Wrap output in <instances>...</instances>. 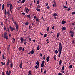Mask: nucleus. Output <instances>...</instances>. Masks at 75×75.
<instances>
[{"mask_svg": "<svg viewBox=\"0 0 75 75\" xmlns=\"http://www.w3.org/2000/svg\"><path fill=\"white\" fill-rule=\"evenodd\" d=\"M62 46L61 44V43H59V49L58 50V52H59V55H61V52H62Z\"/></svg>", "mask_w": 75, "mask_h": 75, "instance_id": "obj_1", "label": "nucleus"}, {"mask_svg": "<svg viewBox=\"0 0 75 75\" xmlns=\"http://www.w3.org/2000/svg\"><path fill=\"white\" fill-rule=\"evenodd\" d=\"M14 24H15V25H16V30H18V24H17V23H16V22H13Z\"/></svg>", "mask_w": 75, "mask_h": 75, "instance_id": "obj_2", "label": "nucleus"}, {"mask_svg": "<svg viewBox=\"0 0 75 75\" xmlns=\"http://www.w3.org/2000/svg\"><path fill=\"white\" fill-rule=\"evenodd\" d=\"M9 28H10V30L12 31H13V30H15V28L13 27H11V26H10Z\"/></svg>", "mask_w": 75, "mask_h": 75, "instance_id": "obj_3", "label": "nucleus"}, {"mask_svg": "<svg viewBox=\"0 0 75 75\" xmlns=\"http://www.w3.org/2000/svg\"><path fill=\"white\" fill-rule=\"evenodd\" d=\"M44 63H45V61H43L41 64V68H42L44 66Z\"/></svg>", "mask_w": 75, "mask_h": 75, "instance_id": "obj_4", "label": "nucleus"}, {"mask_svg": "<svg viewBox=\"0 0 75 75\" xmlns=\"http://www.w3.org/2000/svg\"><path fill=\"white\" fill-rule=\"evenodd\" d=\"M20 40L21 41V44H22L23 42H24V39H23L22 37H21L20 38Z\"/></svg>", "mask_w": 75, "mask_h": 75, "instance_id": "obj_5", "label": "nucleus"}, {"mask_svg": "<svg viewBox=\"0 0 75 75\" xmlns=\"http://www.w3.org/2000/svg\"><path fill=\"white\" fill-rule=\"evenodd\" d=\"M25 9L26 12L27 13H28V11H30V9H28V8H27V7H25Z\"/></svg>", "mask_w": 75, "mask_h": 75, "instance_id": "obj_6", "label": "nucleus"}, {"mask_svg": "<svg viewBox=\"0 0 75 75\" xmlns=\"http://www.w3.org/2000/svg\"><path fill=\"white\" fill-rule=\"evenodd\" d=\"M7 32H5L4 33V38L5 39H6V35H7Z\"/></svg>", "mask_w": 75, "mask_h": 75, "instance_id": "obj_7", "label": "nucleus"}, {"mask_svg": "<svg viewBox=\"0 0 75 75\" xmlns=\"http://www.w3.org/2000/svg\"><path fill=\"white\" fill-rule=\"evenodd\" d=\"M25 17H27L28 18H29V19H31V16H30V15H25Z\"/></svg>", "mask_w": 75, "mask_h": 75, "instance_id": "obj_8", "label": "nucleus"}, {"mask_svg": "<svg viewBox=\"0 0 75 75\" xmlns=\"http://www.w3.org/2000/svg\"><path fill=\"white\" fill-rule=\"evenodd\" d=\"M13 9V6H12V4L10 5V11H11V10Z\"/></svg>", "mask_w": 75, "mask_h": 75, "instance_id": "obj_9", "label": "nucleus"}, {"mask_svg": "<svg viewBox=\"0 0 75 75\" xmlns=\"http://www.w3.org/2000/svg\"><path fill=\"white\" fill-rule=\"evenodd\" d=\"M46 60L47 62H48L50 61V57L48 56L46 58Z\"/></svg>", "mask_w": 75, "mask_h": 75, "instance_id": "obj_10", "label": "nucleus"}, {"mask_svg": "<svg viewBox=\"0 0 75 75\" xmlns=\"http://www.w3.org/2000/svg\"><path fill=\"white\" fill-rule=\"evenodd\" d=\"M9 63H10V59H8V62H7V63H6V66H8Z\"/></svg>", "mask_w": 75, "mask_h": 75, "instance_id": "obj_11", "label": "nucleus"}, {"mask_svg": "<svg viewBox=\"0 0 75 75\" xmlns=\"http://www.w3.org/2000/svg\"><path fill=\"white\" fill-rule=\"evenodd\" d=\"M19 67L20 68H22L23 67V64H22V62L21 63V64H19Z\"/></svg>", "mask_w": 75, "mask_h": 75, "instance_id": "obj_12", "label": "nucleus"}, {"mask_svg": "<svg viewBox=\"0 0 75 75\" xmlns=\"http://www.w3.org/2000/svg\"><path fill=\"white\" fill-rule=\"evenodd\" d=\"M62 63V60H60L59 62V65H61Z\"/></svg>", "mask_w": 75, "mask_h": 75, "instance_id": "obj_13", "label": "nucleus"}, {"mask_svg": "<svg viewBox=\"0 0 75 75\" xmlns=\"http://www.w3.org/2000/svg\"><path fill=\"white\" fill-rule=\"evenodd\" d=\"M66 23V21H63L62 22V24H65Z\"/></svg>", "mask_w": 75, "mask_h": 75, "instance_id": "obj_14", "label": "nucleus"}, {"mask_svg": "<svg viewBox=\"0 0 75 75\" xmlns=\"http://www.w3.org/2000/svg\"><path fill=\"white\" fill-rule=\"evenodd\" d=\"M19 51H21L22 49H23V47H20L18 48Z\"/></svg>", "mask_w": 75, "mask_h": 75, "instance_id": "obj_15", "label": "nucleus"}, {"mask_svg": "<svg viewBox=\"0 0 75 75\" xmlns=\"http://www.w3.org/2000/svg\"><path fill=\"white\" fill-rule=\"evenodd\" d=\"M36 64L37 65L38 67H40V65H39V62L38 61H37L36 62Z\"/></svg>", "mask_w": 75, "mask_h": 75, "instance_id": "obj_16", "label": "nucleus"}, {"mask_svg": "<svg viewBox=\"0 0 75 75\" xmlns=\"http://www.w3.org/2000/svg\"><path fill=\"white\" fill-rule=\"evenodd\" d=\"M31 53L32 54H34V50H32L31 51Z\"/></svg>", "mask_w": 75, "mask_h": 75, "instance_id": "obj_17", "label": "nucleus"}, {"mask_svg": "<svg viewBox=\"0 0 75 75\" xmlns=\"http://www.w3.org/2000/svg\"><path fill=\"white\" fill-rule=\"evenodd\" d=\"M53 3L54 5L57 6V4H56V2L55 1V0H54Z\"/></svg>", "mask_w": 75, "mask_h": 75, "instance_id": "obj_18", "label": "nucleus"}, {"mask_svg": "<svg viewBox=\"0 0 75 75\" xmlns=\"http://www.w3.org/2000/svg\"><path fill=\"white\" fill-rule=\"evenodd\" d=\"M75 35V33H71V37H74V36Z\"/></svg>", "mask_w": 75, "mask_h": 75, "instance_id": "obj_19", "label": "nucleus"}, {"mask_svg": "<svg viewBox=\"0 0 75 75\" xmlns=\"http://www.w3.org/2000/svg\"><path fill=\"white\" fill-rule=\"evenodd\" d=\"M6 27L5 26H4V31H6Z\"/></svg>", "mask_w": 75, "mask_h": 75, "instance_id": "obj_20", "label": "nucleus"}, {"mask_svg": "<svg viewBox=\"0 0 75 75\" xmlns=\"http://www.w3.org/2000/svg\"><path fill=\"white\" fill-rule=\"evenodd\" d=\"M4 6H5L4 4H3L2 5V10H4Z\"/></svg>", "mask_w": 75, "mask_h": 75, "instance_id": "obj_21", "label": "nucleus"}, {"mask_svg": "<svg viewBox=\"0 0 75 75\" xmlns=\"http://www.w3.org/2000/svg\"><path fill=\"white\" fill-rule=\"evenodd\" d=\"M29 23H28V21H27L26 23H25V25H28Z\"/></svg>", "mask_w": 75, "mask_h": 75, "instance_id": "obj_22", "label": "nucleus"}, {"mask_svg": "<svg viewBox=\"0 0 75 75\" xmlns=\"http://www.w3.org/2000/svg\"><path fill=\"white\" fill-rule=\"evenodd\" d=\"M59 35H60V33H57V38H58V37H59Z\"/></svg>", "mask_w": 75, "mask_h": 75, "instance_id": "obj_23", "label": "nucleus"}, {"mask_svg": "<svg viewBox=\"0 0 75 75\" xmlns=\"http://www.w3.org/2000/svg\"><path fill=\"white\" fill-rule=\"evenodd\" d=\"M10 66L11 68H13V63H11L10 64Z\"/></svg>", "mask_w": 75, "mask_h": 75, "instance_id": "obj_24", "label": "nucleus"}, {"mask_svg": "<svg viewBox=\"0 0 75 75\" xmlns=\"http://www.w3.org/2000/svg\"><path fill=\"white\" fill-rule=\"evenodd\" d=\"M13 40L12 41L13 43H14L15 42V39L14 38H13Z\"/></svg>", "mask_w": 75, "mask_h": 75, "instance_id": "obj_25", "label": "nucleus"}, {"mask_svg": "<svg viewBox=\"0 0 75 75\" xmlns=\"http://www.w3.org/2000/svg\"><path fill=\"white\" fill-rule=\"evenodd\" d=\"M5 23L6 24H7V19L6 18L5 19Z\"/></svg>", "mask_w": 75, "mask_h": 75, "instance_id": "obj_26", "label": "nucleus"}, {"mask_svg": "<svg viewBox=\"0 0 75 75\" xmlns=\"http://www.w3.org/2000/svg\"><path fill=\"white\" fill-rule=\"evenodd\" d=\"M66 30V27H63L62 28V30Z\"/></svg>", "mask_w": 75, "mask_h": 75, "instance_id": "obj_27", "label": "nucleus"}, {"mask_svg": "<svg viewBox=\"0 0 75 75\" xmlns=\"http://www.w3.org/2000/svg\"><path fill=\"white\" fill-rule=\"evenodd\" d=\"M54 59L55 61H56V55H54Z\"/></svg>", "mask_w": 75, "mask_h": 75, "instance_id": "obj_28", "label": "nucleus"}, {"mask_svg": "<svg viewBox=\"0 0 75 75\" xmlns=\"http://www.w3.org/2000/svg\"><path fill=\"white\" fill-rule=\"evenodd\" d=\"M7 30H6V31H8V32H10V30H9V28L8 27L7 28Z\"/></svg>", "mask_w": 75, "mask_h": 75, "instance_id": "obj_29", "label": "nucleus"}, {"mask_svg": "<svg viewBox=\"0 0 75 75\" xmlns=\"http://www.w3.org/2000/svg\"><path fill=\"white\" fill-rule=\"evenodd\" d=\"M40 46L38 45V46L37 48V50H40Z\"/></svg>", "mask_w": 75, "mask_h": 75, "instance_id": "obj_30", "label": "nucleus"}, {"mask_svg": "<svg viewBox=\"0 0 75 75\" xmlns=\"http://www.w3.org/2000/svg\"><path fill=\"white\" fill-rule=\"evenodd\" d=\"M28 73L29 74H30V75H32V74L31 73V71H28Z\"/></svg>", "mask_w": 75, "mask_h": 75, "instance_id": "obj_31", "label": "nucleus"}, {"mask_svg": "<svg viewBox=\"0 0 75 75\" xmlns=\"http://www.w3.org/2000/svg\"><path fill=\"white\" fill-rule=\"evenodd\" d=\"M25 1V0H23L22 1L21 3H24Z\"/></svg>", "mask_w": 75, "mask_h": 75, "instance_id": "obj_32", "label": "nucleus"}, {"mask_svg": "<svg viewBox=\"0 0 75 75\" xmlns=\"http://www.w3.org/2000/svg\"><path fill=\"white\" fill-rule=\"evenodd\" d=\"M37 11H41V10H40V9H39V8H37L36 9Z\"/></svg>", "mask_w": 75, "mask_h": 75, "instance_id": "obj_33", "label": "nucleus"}, {"mask_svg": "<svg viewBox=\"0 0 75 75\" xmlns=\"http://www.w3.org/2000/svg\"><path fill=\"white\" fill-rule=\"evenodd\" d=\"M1 64H2L3 65H5V62L3 63V62H1Z\"/></svg>", "mask_w": 75, "mask_h": 75, "instance_id": "obj_34", "label": "nucleus"}, {"mask_svg": "<svg viewBox=\"0 0 75 75\" xmlns=\"http://www.w3.org/2000/svg\"><path fill=\"white\" fill-rule=\"evenodd\" d=\"M10 5V4H7V7H9Z\"/></svg>", "mask_w": 75, "mask_h": 75, "instance_id": "obj_35", "label": "nucleus"}, {"mask_svg": "<svg viewBox=\"0 0 75 75\" xmlns=\"http://www.w3.org/2000/svg\"><path fill=\"white\" fill-rule=\"evenodd\" d=\"M71 14L72 15H74V14H75V11L73 12Z\"/></svg>", "mask_w": 75, "mask_h": 75, "instance_id": "obj_36", "label": "nucleus"}, {"mask_svg": "<svg viewBox=\"0 0 75 75\" xmlns=\"http://www.w3.org/2000/svg\"><path fill=\"white\" fill-rule=\"evenodd\" d=\"M2 57H3V59H5V57H4V54L2 55Z\"/></svg>", "mask_w": 75, "mask_h": 75, "instance_id": "obj_37", "label": "nucleus"}, {"mask_svg": "<svg viewBox=\"0 0 75 75\" xmlns=\"http://www.w3.org/2000/svg\"><path fill=\"white\" fill-rule=\"evenodd\" d=\"M54 16L55 17L56 16H57V13H55L54 14Z\"/></svg>", "mask_w": 75, "mask_h": 75, "instance_id": "obj_38", "label": "nucleus"}, {"mask_svg": "<svg viewBox=\"0 0 75 75\" xmlns=\"http://www.w3.org/2000/svg\"><path fill=\"white\" fill-rule=\"evenodd\" d=\"M37 4H40V1L39 0L37 1Z\"/></svg>", "mask_w": 75, "mask_h": 75, "instance_id": "obj_39", "label": "nucleus"}, {"mask_svg": "<svg viewBox=\"0 0 75 75\" xmlns=\"http://www.w3.org/2000/svg\"><path fill=\"white\" fill-rule=\"evenodd\" d=\"M8 75H10V74H11V71H9V72H8Z\"/></svg>", "mask_w": 75, "mask_h": 75, "instance_id": "obj_40", "label": "nucleus"}, {"mask_svg": "<svg viewBox=\"0 0 75 75\" xmlns=\"http://www.w3.org/2000/svg\"><path fill=\"white\" fill-rule=\"evenodd\" d=\"M44 35V37L45 38V37H47V34H45Z\"/></svg>", "mask_w": 75, "mask_h": 75, "instance_id": "obj_41", "label": "nucleus"}, {"mask_svg": "<svg viewBox=\"0 0 75 75\" xmlns=\"http://www.w3.org/2000/svg\"><path fill=\"white\" fill-rule=\"evenodd\" d=\"M35 68H36V69H37L38 68V66H37V65H36V66H35Z\"/></svg>", "mask_w": 75, "mask_h": 75, "instance_id": "obj_42", "label": "nucleus"}, {"mask_svg": "<svg viewBox=\"0 0 75 75\" xmlns=\"http://www.w3.org/2000/svg\"><path fill=\"white\" fill-rule=\"evenodd\" d=\"M64 66H63V67H62V70H64Z\"/></svg>", "mask_w": 75, "mask_h": 75, "instance_id": "obj_43", "label": "nucleus"}, {"mask_svg": "<svg viewBox=\"0 0 75 75\" xmlns=\"http://www.w3.org/2000/svg\"><path fill=\"white\" fill-rule=\"evenodd\" d=\"M43 59L44 60L45 59V55H44V57H43Z\"/></svg>", "mask_w": 75, "mask_h": 75, "instance_id": "obj_44", "label": "nucleus"}, {"mask_svg": "<svg viewBox=\"0 0 75 75\" xmlns=\"http://www.w3.org/2000/svg\"><path fill=\"white\" fill-rule=\"evenodd\" d=\"M32 39V38H29V42H30L31 41V40Z\"/></svg>", "mask_w": 75, "mask_h": 75, "instance_id": "obj_45", "label": "nucleus"}, {"mask_svg": "<svg viewBox=\"0 0 75 75\" xmlns=\"http://www.w3.org/2000/svg\"><path fill=\"white\" fill-rule=\"evenodd\" d=\"M33 4V3H31L30 4V8H31V6H32V4Z\"/></svg>", "mask_w": 75, "mask_h": 75, "instance_id": "obj_46", "label": "nucleus"}, {"mask_svg": "<svg viewBox=\"0 0 75 75\" xmlns=\"http://www.w3.org/2000/svg\"><path fill=\"white\" fill-rule=\"evenodd\" d=\"M36 20L38 22L39 21V19L38 18H37L36 19Z\"/></svg>", "mask_w": 75, "mask_h": 75, "instance_id": "obj_47", "label": "nucleus"}, {"mask_svg": "<svg viewBox=\"0 0 75 75\" xmlns=\"http://www.w3.org/2000/svg\"><path fill=\"white\" fill-rule=\"evenodd\" d=\"M69 68H72V65H70L69 66Z\"/></svg>", "mask_w": 75, "mask_h": 75, "instance_id": "obj_48", "label": "nucleus"}, {"mask_svg": "<svg viewBox=\"0 0 75 75\" xmlns=\"http://www.w3.org/2000/svg\"><path fill=\"white\" fill-rule=\"evenodd\" d=\"M74 33L72 32V31L71 30L70 32V34H72L73 33Z\"/></svg>", "mask_w": 75, "mask_h": 75, "instance_id": "obj_49", "label": "nucleus"}, {"mask_svg": "<svg viewBox=\"0 0 75 75\" xmlns=\"http://www.w3.org/2000/svg\"><path fill=\"white\" fill-rule=\"evenodd\" d=\"M49 29H50V28L49 27H48L47 29V31H49Z\"/></svg>", "mask_w": 75, "mask_h": 75, "instance_id": "obj_50", "label": "nucleus"}, {"mask_svg": "<svg viewBox=\"0 0 75 75\" xmlns=\"http://www.w3.org/2000/svg\"><path fill=\"white\" fill-rule=\"evenodd\" d=\"M5 14L6 15V14H7V11H6V9L5 10Z\"/></svg>", "mask_w": 75, "mask_h": 75, "instance_id": "obj_51", "label": "nucleus"}, {"mask_svg": "<svg viewBox=\"0 0 75 75\" xmlns=\"http://www.w3.org/2000/svg\"><path fill=\"white\" fill-rule=\"evenodd\" d=\"M63 7L64 8H68V7L66 6H63Z\"/></svg>", "mask_w": 75, "mask_h": 75, "instance_id": "obj_52", "label": "nucleus"}, {"mask_svg": "<svg viewBox=\"0 0 75 75\" xmlns=\"http://www.w3.org/2000/svg\"><path fill=\"white\" fill-rule=\"evenodd\" d=\"M61 72L62 73V74H64V72H65V71H64V70H62L61 71Z\"/></svg>", "mask_w": 75, "mask_h": 75, "instance_id": "obj_53", "label": "nucleus"}, {"mask_svg": "<svg viewBox=\"0 0 75 75\" xmlns=\"http://www.w3.org/2000/svg\"><path fill=\"white\" fill-rule=\"evenodd\" d=\"M55 53L56 54H57V53H58V50H56L55 51Z\"/></svg>", "mask_w": 75, "mask_h": 75, "instance_id": "obj_54", "label": "nucleus"}, {"mask_svg": "<svg viewBox=\"0 0 75 75\" xmlns=\"http://www.w3.org/2000/svg\"><path fill=\"white\" fill-rule=\"evenodd\" d=\"M37 7H38V8H40V7H41V6H40L38 5L37 6Z\"/></svg>", "mask_w": 75, "mask_h": 75, "instance_id": "obj_55", "label": "nucleus"}, {"mask_svg": "<svg viewBox=\"0 0 75 75\" xmlns=\"http://www.w3.org/2000/svg\"><path fill=\"white\" fill-rule=\"evenodd\" d=\"M6 74H7L8 75V71H6Z\"/></svg>", "mask_w": 75, "mask_h": 75, "instance_id": "obj_56", "label": "nucleus"}, {"mask_svg": "<svg viewBox=\"0 0 75 75\" xmlns=\"http://www.w3.org/2000/svg\"><path fill=\"white\" fill-rule=\"evenodd\" d=\"M58 75H63L62 74V73H59V74H58Z\"/></svg>", "mask_w": 75, "mask_h": 75, "instance_id": "obj_57", "label": "nucleus"}, {"mask_svg": "<svg viewBox=\"0 0 75 75\" xmlns=\"http://www.w3.org/2000/svg\"><path fill=\"white\" fill-rule=\"evenodd\" d=\"M1 25H4V24H3V22H2L1 23Z\"/></svg>", "mask_w": 75, "mask_h": 75, "instance_id": "obj_58", "label": "nucleus"}, {"mask_svg": "<svg viewBox=\"0 0 75 75\" xmlns=\"http://www.w3.org/2000/svg\"><path fill=\"white\" fill-rule=\"evenodd\" d=\"M70 10H71V8H68L67 9V11H70Z\"/></svg>", "mask_w": 75, "mask_h": 75, "instance_id": "obj_59", "label": "nucleus"}, {"mask_svg": "<svg viewBox=\"0 0 75 75\" xmlns=\"http://www.w3.org/2000/svg\"><path fill=\"white\" fill-rule=\"evenodd\" d=\"M21 8V7H18V10H20V8Z\"/></svg>", "mask_w": 75, "mask_h": 75, "instance_id": "obj_60", "label": "nucleus"}, {"mask_svg": "<svg viewBox=\"0 0 75 75\" xmlns=\"http://www.w3.org/2000/svg\"><path fill=\"white\" fill-rule=\"evenodd\" d=\"M33 18H34L35 19L37 18V16H34L33 17Z\"/></svg>", "mask_w": 75, "mask_h": 75, "instance_id": "obj_61", "label": "nucleus"}, {"mask_svg": "<svg viewBox=\"0 0 75 75\" xmlns=\"http://www.w3.org/2000/svg\"><path fill=\"white\" fill-rule=\"evenodd\" d=\"M40 34H41V35H43V34L41 33V32L40 33Z\"/></svg>", "mask_w": 75, "mask_h": 75, "instance_id": "obj_62", "label": "nucleus"}, {"mask_svg": "<svg viewBox=\"0 0 75 75\" xmlns=\"http://www.w3.org/2000/svg\"><path fill=\"white\" fill-rule=\"evenodd\" d=\"M17 3H21V1H17Z\"/></svg>", "mask_w": 75, "mask_h": 75, "instance_id": "obj_63", "label": "nucleus"}, {"mask_svg": "<svg viewBox=\"0 0 75 75\" xmlns=\"http://www.w3.org/2000/svg\"><path fill=\"white\" fill-rule=\"evenodd\" d=\"M47 8L48 9H50V6H47Z\"/></svg>", "mask_w": 75, "mask_h": 75, "instance_id": "obj_64", "label": "nucleus"}]
</instances>
